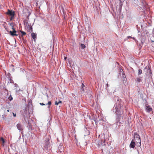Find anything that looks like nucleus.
Instances as JSON below:
<instances>
[{
    "label": "nucleus",
    "mask_w": 154,
    "mask_h": 154,
    "mask_svg": "<svg viewBox=\"0 0 154 154\" xmlns=\"http://www.w3.org/2000/svg\"><path fill=\"white\" fill-rule=\"evenodd\" d=\"M121 105L119 101L115 104L113 109V111L114 112L116 113V115L119 116L121 115Z\"/></svg>",
    "instance_id": "nucleus-1"
},
{
    "label": "nucleus",
    "mask_w": 154,
    "mask_h": 154,
    "mask_svg": "<svg viewBox=\"0 0 154 154\" xmlns=\"http://www.w3.org/2000/svg\"><path fill=\"white\" fill-rule=\"evenodd\" d=\"M134 139L132 140L135 142L138 146H140L141 145V139L140 136L137 133H134Z\"/></svg>",
    "instance_id": "nucleus-2"
},
{
    "label": "nucleus",
    "mask_w": 154,
    "mask_h": 154,
    "mask_svg": "<svg viewBox=\"0 0 154 154\" xmlns=\"http://www.w3.org/2000/svg\"><path fill=\"white\" fill-rule=\"evenodd\" d=\"M105 141L104 140H101L96 143L98 147H100L101 146V150L102 152L103 151H105L106 149V146L105 143Z\"/></svg>",
    "instance_id": "nucleus-3"
},
{
    "label": "nucleus",
    "mask_w": 154,
    "mask_h": 154,
    "mask_svg": "<svg viewBox=\"0 0 154 154\" xmlns=\"http://www.w3.org/2000/svg\"><path fill=\"white\" fill-rule=\"evenodd\" d=\"M16 127L17 129L19 130L20 131H23V127L21 123H18L16 125Z\"/></svg>",
    "instance_id": "nucleus-4"
},
{
    "label": "nucleus",
    "mask_w": 154,
    "mask_h": 154,
    "mask_svg": "<svg viewBox=\"0 0 154 154\" xmlns=\"http://www.w3.org/2000/svg\"><path fill=\"white\" fill-rule=\"evenodd\" d=\"M144 70H146L147 74V75H150L152 74L151 69L149 68V66H146L145 67Z\"/></svg>",
    "instance_id": "nucleus-5"
},
{
    "label": "nucleus",
    "mask_w": 154,
    "mask_h": 154,
    "mask_svg": "<svg viewBox=\"0 0 154 154\" xmlns=\"http://www.w3.org/2000/svg\"><path fill=\"white\" fill-rule=\"evenodd\" d=\"M25 112V114H23V115L24 116V119L26 122H28L29 121L28 120V117L29 116H27V112L26 109L24 111Z\"/></svg>",
    "instance_id": "nucleus-6"
},
{
    "label": "nucleus",
    "mask_w": 154,
    "mask_h": 154,
    "mask_svg": "<svg viewBox=\"0 0 154 154\" xmlns=\"http://www.w3.org/2000/svg\"><path fill=\"white\" fill-rule=\"evenodd\" d=\"M6 14L10 15L11 16H14V12L12 10L11 11L9 9L8 10V12L6 13Z\"/></svg>",
    "instance_id": "nucleus-7"
},
{
    "label": "nucleus",
    "mask_w": 154,
    "mask_h": 154,
    "mask_svg": "<svg viewBox=\"0 0 154 154\" xmlns=\"http://www.w3.org/2000/svg\"><path fill=\"white\" fill-rule=\"evenodd\" d=\"M135 143L134 140H132L130 144V147L132 148H134L136 145Z\"/></svg>",
    "instance_id": "nucleus-8"
},
{
    "label": "nucleus",
    "mask_w": 154,
    "mask_h": 154,
    "mask_svg": "<svg viewBox=\"0 0 154 154\" xmlns=\"http://www.w3.org/2000/svg\"><path fill=\"white\" fill-rule=\"evenodd\" d=\"M146 110L147 112H149L152 110V109L150 106H148L146 107Z\"/></svg>",
    "instance_id": "nucleus-9"
},
{
    "label": "nucleus",
    "mask_w": 154,
    "mask_h": 154,
    "mask_svg": "<svg viewBox=\"0 0 154 154\" xmlns=\"http://www.w3.org/2000/svg\"><path fill=\"white\" fill-rule=\"evenodd\" d=\"M39 104L40 105L42 106L48 105V108H50V106L51 104V102L50 101H49L46 104H44L43 103H40Z\"/></svg>",
    "instance_id": "nucleus-10"
},
{
    "label": "nucleus",
    "mask_w": 154,
    "mask_h": 154,
    "mask_svg": "<svg viewBox=\"0 0 154 154\" xmlns=\"http://www.w3.org/2000/svg\"><path fill=\"white\" fill-rule=\"evenodd\" d=\"M50 146L49 144L48 141H46L45 142V145L44 146L45 148L46 149H48L49 147Z\"/></svg>",
    "instance_id": "nucleus-11"
},
{
    "label": "nucleus",
    "mask_w": 154,
    "mask_h": 154,
    "mask_svg": "<svg viewBox=\"0 0 154 154\" xmlns=\"http://www.w3.org/2000/svg\"><path fill=\"white\" fill-rule=\"evenodd\" d=\"M28 105L29 106L28 110L29 111V110L32 109V105L31 103L29 102L28 103Z\"/></svg>",
    "instance_id": "nucleus-12"
},
{
    "label": "nucleus",
    "mask_w": 154,
    "mask_h": 154,
    "mask_svg": "<svg viewBox=\"0 0 154 154\" xmlns=\"http://www.w3.org/2000/svg\"><path fill=\"white\" fill-rule=\"evenodd\" d=\"M117 116L118 117V118H117L116 119V124L117 125H119L120 124V122H119L120 120V118L119 117H120L121 116H118L117 115Z\"/></svg>",
    "instance_id": "nucleus-13"
},
{
    "label": "nucleus",
    "mask_w": 154,
    "mask_h": 154,
    "mask_svg": "<svg viewBox=\"0 0 154 154\" xmlns=\"http://www.w3.org/2000/svg\"><path fill=\"white\" fill-rule=\"evenodd\" d=\"M9 32H10L11 35L12 36H14V35H16V36L17 35L16 34V32H14L13 31H10Z\"/></svg>",
    "instance_id": "nucleus-14"
},
{
    "label": "nucleus",
    "mask_w": 154,
    "mask_h": 154,
    "mask_svg": "<svg viewBox=\"0 0 154 154\" xmlns=\"http://www.w3.org/2000/svg\"><path fill=\"white\" fill-rule=\"evenodd\" d=\"M122 72V77L124 78V80H125V79L126 78V76L125 75L124 73H123L124 72L122 70V69L121 70L120 69V72Z\"/></svg>",
    "instance_id": "nucleus-15"
},
{
    "label": "nucleus",
    "mask_w": 154,
    "mask_h": 154,
    "mask_svg": "<svg viewBox=\"0 0 154 154\" xmlns=\"http://www.w3.org/2000/svg\"><path fill=\"white\" fill-rule=\"evenodd\" d=\"M36 34L34 32L31 33V36L32 38L34 39L35 38Z\"/></svg>",
    "instance_id": "nucleus-16"
},
{
    "label": "nucleus",
    "mask_w": 154,
    "mask_h": 154,
    "mask_svg": "<svg viewBox=\"0 0 154 154\" xmlns=\"http://www.w3.org/2000/svg\"><path fill=\"white\" fill-rule=\"evenodd\" d=\"M28 31L30 32H32V26H29L28 28Z\"/></svg>",
    "instance_id": "nucleus-17"
},
{
    "label": "nucleus",
    "mask_w": 154,
    "mask_h": 154,
    "mask_svg": "<svg viewBox=\"0 0 154 154\" xmlns=\"http://www.w3.org/2000/svg\"><path fill=\"white\" fill-rule=\"evenodd\" d=\"M10 25L12 26V29L13 30V31L14 32H17V31L15 30L14 28L13 24L12 23H11Z\"/></svg>",
    "instance_id": "nucleus-18"
},
{
    "label": "nucleus",
    "mask_w": 154,
    "mask_h": 154,
    "mask_svg": "<svg viewBox=\"0 0 154 154\" xmlns=\"http://www.w3.org/2000/svg\"><path fill=\"white\" fill-rule=\"evenodd\" d=\"M8 100L10 101L12 100H13V97L11 95H9L8 94Z\"/></svg>",
    "instance_id": "nucleus-19"
},
{
    "label": "nucleus",
    "mask_w": 154,
    "mask_h": 154,
    "mask_svg": "<svg viewBox=\"0 0 154 154\" xmlns=\"http://www.w3.org/2000/svg\"><path fill=\"white\" fill-rule=\"evenodd\" d=\"M28 127L29 128V130H32V127L30 124L29 123H28Z\"/></svg>",
    "instance_id": "nucleus-20"
},
{
    "label": "nucleus",
    "mask_w": 154,
    "mask_h": 154,
    "mask_svg": "<svg viewBox=\"0 0 154 154\" xmlns=\"http://www.w3.org/2000/svg\"><path fill=\"white\" fill-rule=\"evenodd\" d=\"M141 77H140L137 78L136 81L138 82H140L141 81Z\"/></svg>",
    "instance_id": "nucleus-21"
},
{
    "label": "nucleus",
    "mask_w": 154,
    "mask_h": 154,
    "mask_svg": "<svg viewBox=\"0 0 154 154\" xmlns=\"http://www.w3.org/2000/svg\"><path fill=\"white\" fill-rule=\"evenodd\" d=\"M62 101H59L58 102L56 101L55 102V104L56 105H57L59 103H61Z\"/></svg>",
    "instance_id": "nucleus-22"
},
{
    "label": "nucleus",
    "mask_w": 154,
    "mask_h": 154,
    "mask_svg": "<svg viewBox=\"0 0 154 154\" xmlns=\"http://www.w3.org/2000/svg\"><path fill=\"white\" fill-rule=\"evenodd\" d=\"M142 73V70L141 69H139L138 70V75H140Z\"/></svg>",
    "instance_id": "nucleus-23"
},
{
    "label": "nucleus",
    "mask_w": 154,
    "mask_h": 154,
    "mask_svg": "<svg viewBox=\"0 0 154 154\" xmlns=\"http://www.w3.org/2000/svg\"><path fill=\"white\" fill-rule=\"evenodd\" d=\"M81 48L82 49H84L85 48V46L84 44H81Z\"/></svg>",
    "instance_id": "nucleus-24"
},
{
    "label": "nucleus",
    "mask_w": 154,
    "mask_h": 154,
    "mask_svg": "<svg viewBox=\"0 0 154 154\" xmlns=\"http://www.w3.org/2000/svg\"><path fill=\"white\" fill-rule=\"evenodd\" d=\"M1 141L2 142V143H5V140L4 139L3 137H1L0 139Z\"/></svg>",
    "instance_id": "nucleus-25"
},
{
    "label": "nucleus",
    "mask_w": 154,
    "mask_h": 154,
    "mask_svg": "<svg viewBox=\"0 0 154 154\" xmlns=\"http://www.w3.org/2000/svg\"><path fill=\"white\" fill-rule=\"evenodd\" d=\"M20 32L22 33V35L23 36L24 35L26 34V33L25 32L23 31H20Z\"/></svg>",
    "instance_id": "nucleus-26"
},
{
    "label": "nucleus",
    "mask_w": 154,
    "mask_h": 154,
    "mask_svg": "<svg viewBox=\"0 0 154 154\" xmlns=\"http://www.w3.org/2000/svg\"><path fill=\"white\" fill-rule=\"evenodd\" d=\"M85 87L84 85L82 83V88L81 89L82 91H84V87Z\"/></svg>",
    "instance_id": "nucleus-27"
},
{
    "label": "nucleus",
    "mask_w": 154,
    "mask_h": 154,
    "mask_svg": "<svg viewBox=\"0 0 154 154\" xmlns=\"http://www.w3.org/2000/svg\"><path fill=\"white\" fill-rule=\"evenodd\" d=\"M119 0L121 3L123 2L124 1V0ZM122 3H121V7H122Z\"/></svg>",
    "instance_id": "nucleus-28"
},
{
    "label": "nucleus",
    "mask_w": 154,
    "mask_h": 154,
    "mask_svg": "<svg viewBox=\"0 0 154 154\" xmlns=\"http://www.w3.org/2000/svg\"><path fill=\"white\" fill-rule=\"evenodd\" d=\"M36 1H37V2H43L44 0H36Z\"/></svg>",
    "instance_id": "nucleus-29"
},
{
    "label": "nucleus",
    "mask_w": 154,
    "mask_h": 154,
    "mask_svg": "<svg viewBox=\"0 0 154 154\" xmlns=\"http://www.w3.org/2000/svg\"><path fill=\"white\" fill-rule=\"evenodd\" d=\"M12 114H13V116L14 117H16V114L15 113H14V112H12Z\"/></svg>",
    "instance_id": "nucleus-30"
},
{
    "label": "nucleus",
    "mask_w": 154,
    "mask_h": 154,
    "mask_svg": "<svg viewBox=\"0 0 154 154\" xmlns=\"http://www.w3.org/2000/svg\"><path fill=\"white\" fill-rule=\"evenodd\" d=\"M24 24H25V25H26V26H27V24H28V23H27L26 22H25V20H24Z\"/></svg>",
    "instance_id": "nucleus-31"
},
{
    "label": "nucleus",
    "mask_w": 154,
    "mask_h": 154,
    "mask_svg": "<svg viewBox=\"0 0 154 154\" xmlns=\"http://www.w3.org/2000/svg\"><path fill=\"white\" fill-rule=\"evenodd\" d=\"M14 17V16H11V17L10 18V20H12L13 18Z\"/></svg>",
    "instance_id": "nucleus-32"
},
{
    "label": "nucleus",
    "mask_w": 154,
    "mask_h": 154,
    "mask_svg": "<svg viewBox=\"0 0 154 154\" xmlns=\"http://www.w3.org/2000/svg\"><path fill=\"white\" fill-rule=\"evenodd\" d=\"M127 38H132V37L131 36H128L127 37Z\"/></svg>",
    "instance_id": "nucleus-33"
},
{
    "label": "nucleus",
    "mask_w": 154,
    "mask_h": 154,
    "mask_svg": "<svg viewBox=\"0 0 154 154\" xmlns=\"http://www.w3.org/2000/svg\"><path fill=\"white\" fill-rule=\"evenodd\" d=\"M106 87H108V84H106Z\"/></svg>",
    "instance_id": "nucleus-34"
},
{
    "label": "nucleus",
    "mask_w": 154,
    "mask_h": 154,
    "mask_svg": "<svg viewBox=\"0 0 154 154\" xmlns=\"http://www.w3.org/2000/svg\"><path fill=\"white\" fill-rule=\"evenodd\" d=\"M2 145L4 146V143H2Z\"/></svg>",
    "instance_id": "nucleus-35"
},
{
    "label": "nucleus",
    "mask_w": 154,
    "mask_h": 154,
    "mask_svg": "<svg viewBox=\"0 0 154 154\" xmlns=\"http://www.w3.org/2000/svg\"><path fill=\"white\" fill-rule=\"evenodd\" d=\"M17 84H15V87H17Z\"/></svg>",
    "instance_id": "nucleus-36"
},
{
    "label": "nucleus",
    "mask_w": 154,
    "mask_h": 154,
    "mask_svg": "<svg viewBox=\"0 0 154 154\" xmlns=\"http://www.w3.org/2000/svg\"><path fill=\"white\" fill-rule=\"evenodd\" d=\"M66 57H65L64 58V59H65V60H66Z\"/></svg>",
    "instance_id": "nucleus-37"
},
{
    "label": "nucleus",
    "mask_w": 154,
    "mask_h": 154,
    "mask_svg": "<svg viewBox=\"0 0 154 154\" xmlns=\"http://www.w3.org/2000/svg\"><path fill=\"white\" fill-rule=\"evenodd\" d=\"M7 111L8 112H9V110H7Z\"/></svg>",
    "instance_id": "nucleus-38"
},
{
    "label": "nucleus",
    "mask_w": 154,
    "mask_h": 154,
    "mask_svg": "<svg viewBox=\"0 0 154 154\" xmlns=\"http://www.w3.org/2000/svg\"><path fill=\"white\" fill-rule=\"evenodd\" d=\"M132 38H133L134 39V37Z\"/></svg>",
    "instance_id": "nucleus-39"
}]
</instances>
